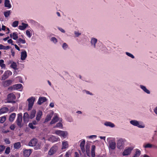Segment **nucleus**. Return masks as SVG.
<instances>
[{
	"instance_id": "26",
	"label": "nucleus",
	"mask_w": 157,
	"mask_h": 157,
	"mask_svg": "<svg viewBox=\"0 0 157 157\" xmlns=\"http://www.w3.org/2000/svg\"><path fill=\"white\" fill-rule=\"evenodd\" d=\"M110 148L112 149L113 150L116 147V143L114 142H111L109 144Z\"/></svg>"
},
{
	"instance_id": "9",
	"label": "nucleus",
	"mask_w": 157,
	"mask_h": 157,
	"mask_svg": "<svg viewBox=\"0 0 157 157\" xmlns=\"http://www.w3.org/2000/svg\"><path fill=\"white\" fill-rule=\"evenodd\" d=\"M37 143V140L35 138L32 139L29 143V145L30 146H35Z\"/></svg>"
},
{
	"instance_id": "23",
	"label": "nucleus",
	"mask_w": 157,
	"mask_h": 157,
	"mask_svg": "<svg viewBox=\"0 0 157 157\" xmlns=\"http://www.w3.org/2000/svg\"><path fill=\"white\" fill-rule=\"evenodd\" d=\"M10 36L11 38H12L13 40H17L18 38V34L16 32L13 33L12 34V35L11 34H10Z\"/></svg>"
},
{
	"instance_id": "5",
	"label": "nucleus",
	"mask_w": 157,
	"mask_h": 157,
	"mask_svg": "<svg viewBox=\"0 0 157 157\" xmlns=\"http://www.w3.org/2000/svg\"><path fill=\"white\" fill-rule=\"evenodd\" d=\"M35 100V98L34 97H30L27 99L29 102L28 108H32Z\"/></svg>"
},
{
	"instance_id": "45",
	"label": "nucleus",
	"mask_w": 157,
	"mask_h": 157,
	"mask_svg": "<svg viewBox=\"0 0 157 157\" xmlns=\"http://www.w3.org/2000/svg\"><path fill=\"white\" fill-rule=\"evenodd\" d=\"M126 54L127 56L131 57L132 59H134L135 57L133 55H132V54H131L130 53L126 52Z\"/></svg>"
},
{
	"instance_id": "19",
	"label": "nucleus",
	"mask_w": 157,
	"mask_h": 157,
	"mask_svg": "<svg viewBox=\"0 0 157 157\" xmlns=\"http://www.w3.org/2000/svg\"><path fill=\"white\" fill-rule=\"evenodd\" d=\"M85 143V140H83L81 142L80 144V147L82 151V152H84L85 151L84 146Z\"/></svg>"
},
{
	"instance_id": "22",
	"label": "nucleus",
	"mask_w": 157,
	"mask_h": 157,
	"mask_svg": "<svg viewBox=\"0 0 157 157\" xmlns=\"http://www.w3.org/2000/svg\"><path fill=\"white\" fill-rule=\"evenodd\" d=\"M5 6L8 8H10L11 7V5L10 3V2L9 0H5L4 3Z\"/></svg>"
},
{
	"instance_id": "8",
	"label": "nucleus",
	"mask_w": 157,
	"mask_h": 157,
	"mask_svg": "<svg viewBox=\"0 0 157 157\" xmlns=\"http://www.w3.org/2000/svg\"><path fill=\"white\" fill-rule=\"evenodd\" d=\"M32 152V150L29 149H23V157H29Z\"/></svg>"
},
{
	"instance_id": "3",
	"label": "nucleus",
	"mask_w": 157,
	"mask_h": 157,
	"mask_svg": "<svg viewBox=\"0 0 157 157\" xmlns=\"http://www.w3.org/2000/svg\"><path fill=\"white\" fill-rule=\"evenodd\" d=\"M16 99V96L15 95L12 93L9 94L7 95V100L8 102H15V101H13V100Z\"/></svg>"
},
{
	"instance_id": "18",
	"label": "nucleus",
	"mask_w": 157,
	"mask_h": 157,
	"mask_svg": "<svg viewBox=\"0 0 157 157\" xmlns=\"http://www.w3.org/2000/svg\"><path fill=\"white\" fill-rule=\"evenodd\" d=\"M59 120V117L57 115H56L53 118L50 123V124H54L57 122Z\"/></svg>"
},
{
	"instance_id": "16",
	"label": "nucleus",
	"mask_w": 157,
	"mask_h": 157,
	"mask_svg": "<svg viewBox=\"0 0 157 157\" xmlns=\"http://www.w3.org/2000/svg\"><path fill=\"white\" fill-rule=\"evenodd\" d=\"M29 116L27 113H25L23 115V120L25 123L28 122L29 121Z\"/></svg>"
},
{
	"instance_id": "43",
	"label": "nucleus",
	"mask_w": 157,
	"mask_h": 157,
	"mask_svg": "<svg viewBox=\"0 0 157 157\" xmlns=\"http://www.w3.org/2000/svg\"><path fill=\"white\" fill-rule=\"evenodd\" d=\"M26 34L27 36L29 38H30L32 36V34H31L30 31L29 30H26Z\"/></svg>"
},
{
	"instance_id": "50",
	"label": "nucleus",
	"mask_w": 157,
	"mask_h": 157,
	"mask_svg": "<svg viewBox=\"0 0 157 157\" xmlns=\"http://www.w3.org/2000/svg\"><path fill=\"white\" fill-rule=\"evenodd\" d=\"M75 36L77 37L79 35H80L81 34V33H80L76 31L75 32Z\"/></svg>"
},
{
	"instance_id": "60",
	"label": "nucleus",
	"mask_w": 157,
	"mask_h": 157,
	"mask_svg": "<svg viewBox=\"0 0 157 157\" xmlns=\"http://www.w3.org/2000/svg\"><path fill=\"white\" fill-rule=\"evenodd\" d=\"M40 118L41 117H39L38 116H36V119L38 121H40Z\"/></svg>"
},
{
	"instance_id": "61",
	"label": "nucleus",
	"mask_w": 157,
	"mask_h": 157,
	"mask_svg": "<svg viewBox=\"0 0 157 157\" xmlns=\"http://www.w3.org/2000/svg\"><path fill=\"white\" fill-rule=\"evenodd\" d=\"M2 68H5L6 67V65L5 64L3 63V64H2L0 66Z\"/></svg>"
},
{
	"instance_id": "1",
	"label": "nucleus",
	"mask_w": 157,
	"mask_h": 157,
	"mask_svg": "<svg viewBox=\"0 0 157 157\" xmlns=\"http://www.w3.org/2000/svg\"><path fill=\"white\" fill-rule=\"evenodd\" d=\"M58 147L56 144L52 146L48 152V154L49 155H52L56 153L58 150Z\"/></svg>"
},
{
	"instance_id": "21",
	"label": "nucleus",
	"mask_w": 157,
	"mask_h": 157,
	"mask_svg": "<svg viewBox=\"0 0 157 157\" xmlns=\"http://www.w3.org/2000/svg\"><path fill=\"white\" fill-rule=\"evenodd\" d=\"M22 25H19L18 27L19 29L22 30L25 29L28 25V24L23 23H22Z\"/></svg>"
},
{
	"instance_id": "6",
	"label": "nucleus",
	"mask_w": 157,
	"mask_h": 157,
	"mask_svg": "<svg viewBox=\"0 0 157 157\" xmlns=\"http://www.w3.org/2000/svg\"><path fill=\"white\" fill-rule=\"evenodd\" d=\"M12 75V72L10 71L7 70L2 75V79L3 80H5Z\"/></svg>"
},
{
	"instance_id": "14",
	"label": "nucleus",
	"mask_w": 157,
	"mask_h": 157,
	"mask_svg": "<svg viewBox=\"0 0 157 157\" xmlns=\"http://www.w3.org/2000/svg\"><path fill=\"white\" fill-rule=\"evenodd\" d=\"M8 63L9 64L11 63V65L10 66L11 68H13L15 70H17V65L16 63L10 60L9 61Z\"/></svg>"
},
{
	"instance_id": "46",
	"label": "nucleus",
	"mask_w": 157,
	"mask_h": 157,
	"mask_svg": "<svg viewBox=\"0 0 157 157\" xmlns=\"http://www.w3.org/2000/svg\"><path fill=\"white\" fill-rule=\"evenodd\" d=\"M51 139H52V140H53L54 142L57 141L58 139L56 137L54 136H52V137H51Z\"/></svg>"
},
{
	"instance_id": "12",
	"label": "nucleus",
	"mask_w": 157,
	"mask_h": 157,
	"mask_svg": "<svg viewBox=\"0 0 157 157\" xmlns=\"http://www.w3.org/2000/svg\"><path fill=\"white\" fill-rule=\"evenodd\" d=\"M16 43L20 47L21 46V44H24L26 43L25 39L23 37V39L19 38L16 41Z\"/></svg>"
},
{
	"instance_id": "58",
	"label": "nucleus",
	"mask_w": 157,
	"mask_h": 157,
	"mask_svg": "<svg viewBox=\"0 0 157 157\" xmlns=\"http://www.w3.org/2000/svg\"><path fill=\"white\" fill-rule=\"evenodd\" d=\"M13 45L14 46L15 48L18 50L20 51V49L19 47L17 46V45L16 44H14Z\"/></svg>"
},
{
	"instance_id": "29",
	"label": "nucleus",
	"mask_w": 157,
	"mask_h": 157,
	"mask_svg": "<svg viewBox=\"0 0 157 157\" xmlns=\"http://www.w3.org/2000/svg\"><path fill=\"white\" fill-rule=\"evenodd\" d=\"M140 88L146 93L149 94H150V91L148 90H147L145 86L142 85L140 86Z\"/></svg>"
},
{
	"instance_id": "41",
	"label": "nucleus",
	"mask_w": 157,
	"mask_h": 157,
	"mask_svg": "<svg viewBox=\"0 0 157 157\" xmlns=\"http://www.w3.org/2000/svg\"><path fill=\"white\" fill-rule=\"evenodd\" d=\"M144 147L145 148H151L152 147V145L150 144H147L145 145H144Z\"/></svg>"
},
{
	"instance_id": "7",
	"label": "nucleus",
	"mask_w": 157,
	"mask_h": 157,
	"mask_svg": "<svg viewBox=\"0 0 157 157\" xmlns=\"http://www.w3.org/2000/svg\"><path fill=\"white\" fill-rule=\"evenodd\" d=\"M130 123L133 125L137 126L140 128H144V125L140 124L139 122L136 120H132L130 121Z\"/></svg>"
},
{
	"instance_id": "32",
	"label": "nucleus",
	"mask_w": 157,
	"mask_h": 157,
	"mask_svg": "<svg viewBox=\"0 0 157 157\" xmlns=\"http://www.w3.org/2000/svg\"><path fill=\"white\" fill-rule=\"evenodd\" d=\"M36 113V111L35 110L33 109L31 112L30 117L31 119H33L35 117V114Z\"/></svg>"
},
{
	"instance_id": "13",
	"label": "nucleus",
	"mask_w": 157,
	"mask_h": 157,
	"mask_svg": "<svg viewBox=\"0 0 157 157\" xmlns=\"http://www.w3.org/2000/svg\"><path fill=\"white\" fill-rule=\"evenodd\" d=\"M132 149L131 147H129L124 150L123 152V155H129L132 150Z\"/></svg>"
},
{
	"instance_id": "17",
	"label": "nucleus",
	"mask_w": 157,
	"mask_h": 157,
	"mask_svg": "<svg viewBox=\"0 0 157 157\" xmlns=\"http://www.w3.org/2000/svg\"><path fill=\"white\" fill-rule=\"evenodd\" d=\"M27 56L26 52L25 51L22 52L21 53V59L23 60L25 59Z\"/></svg>"
},
{
	"instance_id": "49",
	"label": "nucleus",
	"mask_w": 157,
	"mask_h": 157,
	"mask_svg": "<svg viewBox=\"0 0 157 157\" xmlns=\"http://www.w3.org/2000/svg\"><path fill=\"white\" fill-rule=\"evenodd\" d=\"M8 42L9 44H11L12 45H13L14 44H13V41L11 39H10L8 40Z\"/></svg>"
},
{
	"instance_id": "36",
	"label": "nucleus",
	"mask_w": 157,
	"mask_h": 157,
	"mask_svg": "<svg viewBox=\"0 0 157 157\" xmlns=\"http://www.w3.org/2000/svg\"><path fill=\"white\" fill-rule=\"evenodd\" d=\"M6 120V117L5 116L2 117L0 119V122L3 123Z\"/></svg>"
},
{
	"instance_id": "40",
	"label": "nucleus",
	"mask_w": 157,
	"mask_h": 157,
	"mask_svg": "<svg viewBox=\"0 0 157 157\" xmlns=\"http://www.w3.org/2000/svg\"><path fill=\"white\" fill-rule=\"evenodd\" d=\"M10 147H6V149L5 151V153L6 154H8L10 153Z\"/></svg>"
},
{
	"instance_id": "59",
	"label": "nucleus",
	"mask_w": 157,
	"mask_h": 157,
	"mask_svg": "<svg viewBox=\"0 0 157 157\" xmlns=\"http://www.w3.org/2000/svg\"><path fill=\"white\" fill-rule=\"evenodd\" d=\"M49 105H50V107H52V108L54 106V103H53V102L51 103Z\"/></svg>"
},
{
	"instance_id": "53",
	"label": "nucleus",
	"mask_w": 157,
	"mask_h": 157,
	"mask_svg": "<svg viewBox=\"0 0 157 157\" xmlns=\"http://www.w3.org/2000/svg\"><path fill=\"white\" fill-rule=\"evenodd\" d=\"M10 128L11 130H14L15 128V125L13 124L11 125L10 126Z\"/></svg>"
},
{
	"instance_id": "24",
	"label": "nucleus",
	"mask_w": 157,
	"mask_h": 157,
	"mask_svg": "<svg viewBox=\"0 0 157 157\" xmlns=\"http://www.w3.org/2000/svg\"><path fill=\"white\" fill-rule=\"evenodd\" d=\"M13 147L14 148L19 149L21 147V144L20 142H17L13 144Z\"/></svg>"
},
{
	"instance_id": "54",
	"label": "nucleus",
	"mask_w": 157,
	"mask_h": 157,
	"mask_svg": "<svg viewBox=\"0 0 157 157\" xmlns=\"http://www.w3.org/2000/svg\"><path fill=\"white\" fill-rule=\"evenodd\" d=\"M58 29L62 33H65V31L62 28L58 27Z\"/></svg>"
},
{
	"instance_id": "28",
	"label": "nucleus",
	"mask_w": 157,
	"mask_h": 157,
	"mask_svg": "<svg viewBox=\"0 0 157 157\" xmlns=\"http://www.w3.org/2000/svg\"><path fill=\"white\" fill-rule=\"evenodd\" d=\"M12 82V81L11 80H7L4 82V85L6 86H9L11 84Z\"/></svg>"
},
{
	"instance_id": "11",
	"label": "nucleus",
	"mask_w": 157,
	"mask_h": 157,
	"mask_svg": "<svg viewBox=\"0 0 157 157\" xmlns=\"http://www.w3.org/2000/svg\"><path fill=\"white\" fill-rule=\"evenodd\" d=\"M124 142L122 139H120L117 142V147L119 149H122L123 147Z\"/></svg>"
},
{
	"instance_id": "25",
	"label": "nucleus",
	"mask_w": 157,
	"mask_h": 157,
	"mask_svg": "<svg viewBox=\"0 0 157 157\" xmlns=\"http://www.w3.org/2000/svg\"><path fill=\"white\" fill-rule=\"evenodd\" d=\"M104 125L107 126H109L111 128L114 127L115 125L114 124L110 122L106 121L104 123Z\"/></svg>"
},
{
	"instance_id": "56",
	"label": "nucleus",
	"mask_w": 157,
	"mask_h": 157,
	"mask_svg": "<svg viewBox=\"0 0 157 157\" xmlns=\"http://www.w3.org/2000/svg\"><path fill=\"white\" fill-rule=\"evenodd\" d=\"M11 55L13 56H14L15 55V52L13 49H11Z\"/></svg>"
},
{
	"instance_id": "47",
	"label": "nucleus",
	"mask_w": 157,
	"mask_h": 157,
	"mask_svg": "<svg viewBox=\"0 0 157 157\" xmlns=\"http://www.w3.org/2000/svg\"><path fill=\"white\" fill-rule=\"evenodd\" d=\"M29 126L30 128H31L32 129H34L36 128L33 125V124L32 123H29Z\"/></svg>"
},
{
	"instance_id": "27",
	"label": "nucleus",
	"mask_w": 157,
	"mask_h": 157,
	"mask_svg": "<svg viewBox=\"0 0 157 157\" xmlns=\"http://www.w3.org/2000/svg\"><path fill=\"white\" fill-rule=\"evenodd\" d=\"M16 117V114L15 113H12L10 116L9 120L10 121H13Z\"/></svg>"
},
{
	"instance_id": "51",
	"label": "nucleus",
	"mask_w": 157,
	"mask_h": 157,
	"mask_svg": "<svg viewBox=\"0 0 157 157\" xmlns=\"http://www.w3.org/2000/svg\"><path fill=\"white\" fill-rule=\"evenodd\" d=\"M5 142L7 144H10V142L9 139H6L5 140Z\"/></svg>"
},
{
	"instance_id": "44",
	"label": "nucleus",
	"mask_w": 157,
	"mask_h": 157,
	"mask_svg": "<svg viewBox=\"0 0 157 157\" xmlns=\"http://www.w3.org/2000/svg\"><path fill=\"white\" fill-rule=\"evenodd\" d=\"M51 40L55 43H56L58 42L57 39L54 37L51 38Z\"/></svg>"
},
{
	"instance_id": "2",
	"label": "nucleus",
	"mask_w": 157,
	"mask_h": 157,
	"mask_svg": "<svg viewBox=\"0 0 157 157\" xmlns=\"http://www.w3.org/2000/svg\"><path fill=\"white\" fill-rule=\"evenodd\" d=\"M22 114L21 113L18 114L17 115V117L16 121L17 125L20 128L22 127L21 123L22 122Z\"/></svg>"
},
{
	"instance_id": "30",
	"label": "nucleus",
	"mask_w": 157,
	"mask_h": 157,
	"mask_svg": "<svg viewBox=\"0 0 157 157\" xmlns=\"http://www.w3.org/2000/svg\"><path fill=\"white\" fill-rule=\"evenodd\" d=\"M10 48V47L8 46H4L2 44H0V50H7Z\"/></svg>"
},
{
	"instance_id": "63",
	"label": "nucleus",
	"mask_w": 157,
	"mask_h": 157,
	"mask_svg": "<svg viewBox=\"0 0 157 157\" xmlns=\"http://www.w3.org/2000/svg\"><path fill=\"white\" fill-rule=\"evenodd\" d=\"M69 153L67 152H66L65 154V157H69Z\"/></svg>"
},
{
	"instance_id": "57",
	"label": "nucleus",
	"mask_w": 157,
	"mask_h": 157,
	"mask_svg": "<svg viewBox=\"0 0 157 157\" xmlns=\"http://www.w3.org/2000/svg\"><path fill=\"white\" fill-rule=\"evenodd\" d=\"M95 145H93L92 146L91 151H95Z\"/></svg>"
},
{
	"instance_id": "10",
	"label": "nucleus",
	"mask_w": 157,
	"mask_h": 157,
	"mask_svg": "<svg viewBox=\"0 0 157 157\" xmlns=\"http://www.w3.org/2000/svg\"><path fill=\"white\" fill-rule=\"evenodd\" d=\"M47 99L45 97H40L37 103L39 105H41L42 103L46 101Z\"/></svg>"
},
{
	"instance_id": "55",
	"label": "nucleus",
	"mask_w": 157,
	"mask_h": 157,
	"mask_svg": "<svg viewBox=\"0 0 157 157\" xmlns=\"http://www.w3.org/2000/svg\"><path fill=\"white\" fill-rule=\"evenodd\" d=\"M91 156L92 157H94L95 156V151H91Z\"/></svg>"
},
{
	"instance_id": "52",
	"label": "nucleus",
	"mask_w": 157,
	"mask_h": 157,
	"mask_svg": "<svg viewBox=\"0 0 157 157\" xmlns=\"http://www.w3.org/2000/svg\"><path fill=\"white\" fill-rule=\"evenodd\" d=\"M42 115V112L41 111H39L37 113V116L40 117H41V116Z\"/></svg>"
},
{
	"instance_id": "4",
	"label": "nucleus",
	"mask_w": 157,
	"mask_h": 157,
	"mask_svg": "<svg viewBox=\"0 0 157 157\" xmlns=\"http://www.w3.org/2000/svg\"><path fill=\"white\" fill-rule=\"evenodd\" d=\"M55 133L60 136L63 137L64 138L66 137L67 134L66 132L60 130H56Z\"/></svg>"
},
{
	"instance_id": "42",
	"label": "nucleus",
	"mask_w": 157,
	"mask_h": 157,
	"mask_svg": "<svg viewBox=\"0 0 157 157\" xmlns=\"http://www.w3.org/2000/svg\"><path fill=\"white\" fill-rule=\"evenodd\" d=\"M140 154L141 152L139 150L137 149L135 154V155H136L137 157H138L140 155Z\"/></svg>"
},
{
	"instance_id": "15",
	"label": "nucleus",
	"mask_w": 157,
	"mask_h": 157,
	"mask_svg": "<svg viewBox=\"0 0 157 157\" xmlns=\"http://www.w3.org/2000/svg\"><path fill=\"white\" fill-rule=\"evenodd\" d=\"M69 144L68 142L67 141H63L62 142V150L66 149L68 148Z\"/></svg>"
},
{
	"instance_id": "20",
	"label": "nucleus",
	"mask_w": 157,
	"mask_h": 157,
	"mask_svg": "<svg viewBox=\"0 0 157 157\" xmlns=\"http://www.w3.org/2000/svg\"><path fill=\"white\" fill-rule=\"evenodd\" d=\"M53 113H51L50 114H48L47 116L45 119V120L44 121V123L47 122L48 121H49L50 120H51V119Z\"/></svg>"
},
{
	"instance_id": "33",
	"label": "nucleus",
	"mask_w": 157,
	"mask_h": 157,
	"mask_svg": "<svg viewBox=\"0 0 157 157\" xmlns=\"http://www.w3.org/2000/svg\"><path fill=\"white\" fill-rule=\"evenodd\" d=\"M63 128L62 124L61 122H59L56 124V125L54 127V128Z\"/></svg>"
},
{
	"instance_id": "35",
	"label": "nucleus",
	"mask_w": 157,
	"mask_h": 157,
	"mask_svg": "<svg viewBox=\"0 0 157 157\" xmlns=\"http://www.w3.org/2000/svg\"><path fill=\"white\" fill-rule=\"evenodd\" d=\"M8 111V109H0V114L4 113L7 112Z\"/></svg>"
},
{
	"instance_id": "34",
	"label": "nucleus",
	"mask_w": 157,
	"mask_h": 157,
	"mask_svg": "<svg viewBox=\"0 0 157 157\" xmlns=\"http://www.w3.org/2000/svg\"><path fill=\"white\" fill-rule=\"evenodd\" d=\"M11 13V10H7L4 12V14L6 17H7Z\"/></svg>"
},
{
	"instance_id": "62",
	"label": "nucleus",
	"mask_w": 157,
	"mask_h": 157,
	"mask_svg": "<svg viewBox=\"0 0 157 157\" xmlns=\"http://www.w3.org/2000/svg\"><path fill=\"white\" fill-rule=\"evenodd\" d=\"M6 27L5 26L2 25V29L3 30H5L6 29Z\"/></svg>"
},
{
	"instance_id": "37",
	"label": "nucleus",
	"mask_w": 157,
	"mask_h": 157,
	"mask_svg": "<svg viewBox=\"0 0 157 157\" xmlns=\"http://www.w3.org/2000/svg\"><path fill=\"white\" fill-rule=\"evenodd\" d=\"M5 148V147L4 145H0V154L2 153V152Z\"/></svg>"
},
{
	"instance_id": "39",
	"label": "nucleus",
	"mask_w": 157,
	"mask_h": 157,
	"mask_svg": "<svg viewBox=\"0 0 157 157\" xmlns=\"http://www.w3.org/2000/svg\"><path fill=\"white\" fill-rule=\"evenodd\" d=\"M18 21H15L13 22L12 26L13 27H16L18 26Z\"/></svg>"
},
{
	"instance_id": "64",
	"label": "nucleus",
	"mask_w": 157,
	"mask_h": 157,
	"mask_svg": "<svg viewBox=\"0 0 157 157\" xmlns=\"http://www.w3.org/2000/svg\"><path fill=\"white\" fill-rule=\"evenodd\" d=\"M4 62V61L3 60H0V66L1 65V64H3V63Z\"/></svg>"
},
{
	"instance_id": "38",
	"label": "nucleus",
	"mask_w": 157,
	"mask_h": 157,
	"mask_svg": "<svg viewBox=\"0 0 157 157\" xmlns=\"http://www.w3.org/2000/svg\"><path fill=\"white\" fill-rule=\"evenodd\" d=\"M14 87L16 89H20L22 86V85L21 84H17L14 85Z\"/></svg>"
},
{
	"instance_id": "48",
	"label": "nucleus",
	"mask_w": 157,
	"mask_h": 157,
	"mask_svg": "<svg viewBox=\"0 0 157 157\" xmlns=\"http://www.w3.org/2000/svg\"><path fill=\"white\" fill-rule=\"evenodd\" d=\"M68 47L67 44L66 43H64L63 44L62 47L64 49H65Z\"/></svg>"
},
{
	"instance_id": "31",
	"label": "nucleus",
	"mask_w": 157,
	"mask_h": 157,
	"mask_svg": "<svg viewBox=\"0 0 157 157\" xmlns=\"http://www.w3.org/2000/svg\"><path fill=\"white\" fill-rule=\"evenodd\" d=\"M97 39L95 38H93L91 40V43L92 45H94V48L95 47V44L97 42Z\"/></svg>"
}]
</instances>
